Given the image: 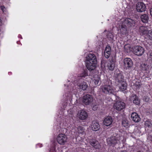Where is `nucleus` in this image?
Returning <instances> with one entry per match:
<instances>
[{
	"label": "nucleus",
	"mask_w": 152,
	"mask_h": 152,
	"mask_svg": "<svg viewBox=\"0 0 152 152\" xmlns=\"http://www.w3.org/2000/svg\"><path fill=\"white\" fill-rule=\"evenodd\" d=\"M100 90L102 93L105 94L109 95L113 94L114 95L115 97L116 100L117 99V98L118 99L119 98V96H116V92L112 84L105 85L102 86Z\"/></svg>",
	"instance_id": "1"
},
{
	"label": "nucleus",
	"mask_w": 152,
	"mask_h": 152,
	"mask_svg": "<svg viewBox=\"0 0 152 152\" xmlns=\"http://www.w3.org/2000/svg\"><path fill=\"white\" fill-rule=\"evenodd\" d=\"M120 139L119 135L115 134L110 138H109L107 139V141L108 144L110 145L116 144L118 141H119Z\"/></svg>",
	"instance_id": "2"
},
{
	"label": "nucleus",
	"mask_w": 152,
	"mask_h": 152,
	"mask_svg": "<svg viewBox=\"0 0 152 152\" xmlns=\"http://www.w3.org/2000/svg\"><path fill=\"white\" fill-rule=\"evenodd\" d=\"M86 63L97 64V60L95 55L91 53L88 54L86 56Z\"/></svg>",
	"instance_id": "3"
},
{
	"label": "nucleus",
	"mask_w": 152,
	"mask_h": 152,
	"mask_svg": "<svg viewBox=\"0 0 152 152\" xmlns=\"http://www.w3.org/2000/svg\"><path fill=\"white\" fill-rule=\"evenodd\" d=\"M56 139L59 144L64 145L67 141V137L64 134L61 133L58 134L57 137Z\"/></svg>",
	"instance_id": "4"
},
{
	"label": "nucleus",
	"mask_w": 152,
	"mask_h": 152,
	"mask_svg": "<svg viewBox=\"0 0 152 152\" xmlns=\"http://www.w3.org/2000/svg\"><path fill=\"white\" fill-rule=\"evenodd\" d=\"M124 66L126 69H131L133 66V62L132 59L129 58H126L124 61Z\"/></svg>",
	"instance_id": "5"
},
{
	"label": "nucleus",
	"mask_w": 152,
	"mask_h": 152,
	"mask_svg": "<svg viewBox=\"0 0 152 152\" xmlns=\"http://www.w3.org/2000/svg\"><path fill=\"white\" fill-rule=\"evenodd\" d=\"M87 142L89 143L94 148L96 149H98L99 148L100 145L98 141L93 138V137H89L88 138Z\"/></svg>",
	"instance_id": "6"
},
{
	"label": "nucleus",
	"mask_w": 152,
	"mask_h": 152,
	"mask_svg": "<svg viewBox=\"0 0 152 152\" xmlns=\"http://www.w3.org/2000/svg\"><path fill=\"white\" fill-rule=\"evenodd\" d=\"M125 104L123 102L117 101L114 104V107L115 109L118 111H120L125 107Z\"/></svg>",
	"instance_id": "7"
},
{
	"label": "nucleus",
	"mask_w": 152,
	"mask_h": 152,
	"mask_svg": "<svg viewBox=\"0 0 152 152\" xmlns=\"http://www.w3.org/2000/svg\"><path fill=\"white\" fill-rule=\"evenodd\" d=\"M115 83L118 84L125 81L124 76L120 72L116 73L115 75Z\"/></svg>",
	"instance_id": "8"
},
{
	"label": "nucleus",
	"mask_w": 152,
	"mask_h": 152,
	"mask_svg": "<svg viewBox=\"0 0 152 152\" xmlns=\"http://www.w3.org/2000/svg\"><path fill=\"white\" fill-rule=\"evenodd\" d=\"M130 101L133 104L138 105L140 104V100L138 96L135 94H133L130 96L129 98Z\"/></svg>",
	"instance_id": "9"
},
{
	"label": "nucleus",
	"mask_w": 152,
	"mask_h": 152,
	"mask_svg": "<svg viewBox=\"0 0 152 152\" xmlns=\"http://www.w3.org/2000/svg\"><path fill=\"white\" fill-rule=\"evenodd\" d=\"M145 5L142 2H138L136 4V8L137 12H142L145 10Z\"/></svg>",
	"instance_id": "10"
},
{
	"label": "nucleus",
	"mask_w": 152,
	"mask_h": 152,
	"mask_svg": "<svg viewBox=\"0 0 152 152\" xmlns=\"http://www.w3.org/2000/svg\"><path fill=\"white\" fill-rule=\"evenodd\" d=\"M122 23L124 25H126V26H127L129 27H130L134 25L135 22L132 20L128 18L125 19Z\"/></svg>",
	"instance_id": "11"
},
{
	"label": "nucleus",
	"mask_w": 152,
	"mask_h": 152,
	"mask_svg": "<svg viewBox=\"0 0 152 152\" xmlns=\"http://www.w3.org/2000/svg\"><path fill=\"white\" fill-rule=\"evenodd\" d=\"M131 119L136 123L139 122L141 120L138 115L135 112H133L131 114Z\"/></svg>",
	"instance_id": "12"
},
{
	"label": "nucleus",
	"mask_w": 152,
	"mask_h": 152,
	"mask_svg": "<svg viewBox=\"0 0 152 152\" xmlns=\"http://www.w3.org/2000/svg\"><path fill=\"white\" fill-rule=\"evenodd\" d=\"M90 127L93 130L97 131L100 129V126L98 122L95 121H93Z\"/></svg>",
	"instance_id": "13"
},
{
	"label": "nucleus",
	"mask_w": 152,
	"mask_h": 152,
	"mask_svg": "<svg viewBox=\"0 0 152 152\" xmlns=\"http://www.w3.org/2000/svg\"><path fill=\"white\" fill-rule=\"evenodd\" d=\"M113 122L112 118L110 116H107L105 118L103 121V124L106 126H110Z\"/></svg>",
	"instance_id": "14"
},
{
	"label": "nucleus",
	"mask_w": 152,
	"mask_h": 152,
	"mask_svg": "<svg viewBox=\"0 0 152 152\" xmlns=\"http://www.w3.org/2000/svg\"><path fill=\"white\" fill-rule=\"evenodd\" d=\"M133 50L134 53L138 56H141L144 52L143 48H133Z\"/></svg>",
	"instance_id": "15"
},
{
	"label": "nucleus",
	"mask_w": 152,
	"mask_h": 152,
	"mask_svg": "<svg viewBox=\"0 0 152 152\" xmlns=\"http://www.w3.org/2000/svg\"><path fill=\"white\" fill-rule=\"evenodd\" d=\"M115 60L112 58L108 62L107 66L109 69L111 71L113 70L115 68Z\"/></svg>",
	"instance_id": "16"
},
{
	"label": "nucleus",
	"mask_w": 152,
	"mask_h": 152,
	"mask_svg": "<svg viewBox=\"0 0 152 152\" xmlns=\"http://www.w3.org/2000/svg\"><path fill=\"white\" fill-rule=\"evenodd\" d=\"M120 30V33L121 35H126L128 33L126 25L124 24L123 23L121 25Z\"/></svg>",
	"instance_id": "17"
},
{
	"label": "nucleus",
	"mask_w": 152,
	"mask_h": 152,
	"mask_svg": "<svg viewBox=\"0 0 152 152\" xmlns=\"http://www.w3.org/2000/svg\"><path fill=\"white\" fill-rule=\"evenodd\" d=\"M122 124L126 128H128L130 126V122L125 117H123L122 120Z\"/></svg>",
	"instance_id": "18"
},
{
	"label": "nucleus",
	"mask_w": 152,
	"mask_h": 152,
	"mask_svg": "<svg viewBox=\"0 0 152 152\" xmlns=\"http://www.w3.org/2000/svg\"><path fill=\"white\" fill-rule=\"evenodd\" d=\"M93 101L92 96L89 94H86V105L92 104Z\"/></svg>",
	"instance_id": "19"
},
{
	"label": "nucleus",
	"mask_w": 152,
	"mask_h": 152,
	"mask_svg": "<svg viewBox=\"0 0 152 152\" xmlns=\"http://www.w3.org/2000/svg\"><path fill=\"white\" fill-rule=\"evenodd\" d=\"M149 28L148 27H146L144 26H140V28L139 31L140 32L142 33L143 35L147 34L148 30Z\"/></svg>",
	"instance_id": "20"
},
{
	"label": "nucleus",
	"mask_w": 152,
	"mask_h": 152,
	"mask_svg": "<svg viewBox=\"0 0 152 152\" xmlns=\"http://www.w3.org/2000/svg\"><path fill=\"white\" fill-rule=\"evenodd\" d=\"M96 64L94 63H86V67L88 70L92 71L96 68Z\"/></svg>",
	"instance_id": "21"
},
{
	"label": "nucleus",
	"mask_w": 152,
	"mask_h": 152,
	"mask_svg": "<svg viewBox=\"0 0 152 152\" xmlns=\"http://www.w3.org/2000/svg\"><path fill=\"white\" fill-rule=\"evenodd\" d=\"M78 117L81 120L86 119V111L83 110H81L79 112Z\"/></svg>",
	"instance_id": "22"
},
{
	"label": "nucleus",
	"mask_w": 152,
	"mask_h": 152,
	"mask_svg": "<svg viewBox=\"0 0 152 152\" xmlns=\"http://www.w3.org/2000/svg\"><path fill=\"white\" fill-rule=\"evenodd\" d=\"M119 84H121V86L119 87V89L121 91H124L127 89V83L125 81Z\"/></svg>",
	"instance_id": "23"
},
{
	"label": "nucleus",
	"mask_w": 152,
	"mask_h": 152,
	"mask_svg": "<svg viewBox=\"0 0 152 152\" xmlns=\"http://www.w3.org/2000/svg\"><path fill=\"white\" fill-rule=\"evenodd\" d=\"M141 21L144 23L148 22L149 19L148 16L146 14L142 15L140 17Z\"/></svg>",
	"instance_id": "24"
},
{
	"label": "nucleus",
	"mask_w": 152,
	"mask_h": 152,
	"mask_svg": "<svg viewBox=\"0 0 152 152\" xmlns=\"http://www.w3.org/2000/svg\"><path fill=\"white\" fill-rule=\"evenodd\" d=\"M111 48H105L104 51V56L106 58H108L110 54Z\"/></svg>",
	"instance_id": "25"
},
{
	"label": "nucleus",
	"mask_w": 152,
	"mask_h": 152,
	"mask_svg": "<svg viewBox=\"0 0 152 152\" xmlns=\"http://www.w3.org/2000/svg\"><path fill=\"white\" fill-rule=\"evenodd\" d=\"M146 35L150 40H152V28H149Z\"/></svg>",
	"instance_id": "26"
},
{
	"label": "nucleus",
	"mask_w": 152,
	"mask_h": 152,
	"mask_svg": "<svg viewBox=\"0 0 152 152\" xmlns=\"http://www.w3.org/2000/svg\"><path fill=\"white\" fill-rule=\"evenodd\" d=\"M141 69L143 71H147L148 69V66L145 63H142L141 65Z\"/></svg>",
	"instance_id": "27"
},
{
	"label": "nucleus",
	"mask_w": 152,
	"mask_h": 152,
	"mask_svg": "<svg viewBox=\"0 0 152 152\" xmlns=\"http://www.w3.org/2000/svg\"><path fill=\"white\" fill-rule=\"evenodd\" d=\"M145 126L146 127H148L149 128H151L152 126V124L151 121H147L145 122Z\"/></svg>",
	"instance_id": "28"
},
{
	"label": "nucleus",
	"mask_w": 152,
	"mask_h": 152,
	"mask_svg": "<svg viewBox=\"0 0 152 152\" xmlns=\"http://www.w3.org/2000/svg\"><path fill=\"white\" fill-rule=\"evenodd\" d=\"M93 110L95 111L99 107V104L97 103H95L94 104H92L91 105Z\"/></svg>",
	"instance_id": "29"
},
{
	"label": "nucleus",
	"mask_w": 152,
	"mask_h": 152,
	"mask_svg": "<svg viewBox=\"0 0 152 152\" xmlns=\"http://www.w3.org/2000/svg\"><path fill=\"white\" fill-rule=\"evenodd\" d=\"M113 38V35L112 33L109 32L107 35V38L109 40H111Z\"/></svg>",
	"instance_id": "30"
},
{
	"label": "nucleus",
	"mask_w": 152,
	"mask_h": 152,
	"mask_svg": "<svg viewBox=\"0 0 152 152\" xmlns=\"http://www.w3.org/2000/svg\"><path fill=\"white\" fill-rule=\"evenodd\" d=\"M79 88L82 90H86V83H84L80 84L79 85Z\"/></svg>",
	"instance_id": "31"
},
{
	"label": "nucleus",
	"mask_w": 152,
	"mask_h": 152,
	"mask_svg": "<svg viewBox=\"0 0 152 152\" xmlns=\"http://www.w3.org/2000/svg\"><path fill=\"white\" fill-rule=\"evenodd\" d=\"M93 79L96 80L98 79L99 80V76L97 75L96 74L94 75L93 77Z\"/></svg>",
	"instance_id": "32"
},
{
	"label": "nucleus",
	"mask_w": 152,
	"mask_h": 152,
	"mask_svg": "<svg viewBox=\"0 0 152 152\" xmlns=\"http://www.w3.org/2000/svg\"><path fill=\"white\" fill-rule=\"evenodd\" d=\"M0 8L4 13L6 12V8H5L4 6H1Z\"/></svg>",
	"instance_id": "33"
},
{
	"label": "nucleus",
	"mask_w": 152,
	"mask_h": 152,
	"mask_svg": "<svg viewBox=\"0 0 152 152\" xmlns=\"http://www.w3.org/2000/svg\"><path fill=\"white\" fill-rule=\"evenodd\" d=\"M86 121H88L87 122V124H88L89 122L92 121V119L88 117V115L86 113Z\"/></svg>",
	"instance_id": "34"
},
{
	"label": "nucleus",
	"mask_w": 152,
	"mask_h": 152,
	"mask_svg": "<svg viewBox=\"0 0 152 152\" xmlns=\"http://www.w3.org/2000/svg\"><path fill=\"white\" fill-rule=\"evenodd\" d=\"M99 80L98 79H96V80H94L93 79V81L94 83H95V85H98L99 83Z\"/></svg>",
	"instance_id": "35"
},
{
	"label": "nucleus",
	"mask_w": 152,
	"mask_h": 152,
	"mask_svg": "<svg viewBox=\"0 0 152 152\" xmlns=\"http://www.w3.org/2000/svg\"><path fill=\"white\" fill-rule=\"evenodd\" d=\"M83 102L84 104H86V97L84 96L83 98Z\"/></svg>",
	"instance_id": "36"
},
{
	"label": "nucleus",
	"mask_w": 152,
	"mask_h": 152,
	"mask_svg": "<svg viewBox=\"0 0 152 152\" xmlns=\"http://www.w3.org/2000/svg\"><path fill=\"white\" fill-rule=\"evenodd\" d=\"M80 76L84 77L86 76V71L85 70H84L83 73L82 74V75H80Z\"/></svg>",
	"instance_id": "37"
},
{
	"label": "nucleus",
	"mask_w": 152,
	"mask_h": 152,
	"mask_svg": "<svg viewBox=\"0 0 152 152\" xmlns=\"http://www.w3.org/2000/svg\"><path fill=\"white\" fill-rule=\"evenodd\" d=\"M50 152H55V148L53 147L50 150Z\"/></svg>",
	"instance_id": "38"
},
{
	"label": "nucleus",
	"mask_w": 152,
	"mask_h": 152,
	"mask_svg": "<svg viewBox=\"0 0 152 152\" xmlns=\"http://www.w3.org/2000/svg\"><path fill=\"white\" fill-rule=\"evenodd\" d=\"M124 48H125V47H126V48H131V46H130V45H129V44L126 45H125L124 46Z\"/></svg>",
	"instance_id": "39"
},
{
	"label": "nucleus",
	"mask_w": 152,
	"mask_h": 152,
	"mask_svg": "<svg viewBox=\"0 0 152 152\" xmlns=\"http://www.w3.org/2000/svg\"><path fill=\"white\" fill-rule=\"evenodd\" d=\"M149 57L151 61L152 62V53H150L149 56Z\"/></svg>",
	"instance_id": "40"
},
{
	"label": "nucleus",
	"mask_w": 152,
	"mask_h": 152,
	"mask_svg": "<svg viewBox=\"0 0 152 152\" xmlns=\"http://www.w3.org/2000/svg\"><path fill=\"white\" fill-rule=\"evenodd\" d=\"M150 14L152 16V8H151L150 10Z\"/></svg>",
	"instance_id": "41"
},
{
	"label": "nucleus",
	"mask_w": 152,
	"mask_h": 152,
	"mask_svg": "<svg viewBox=\"0 0 152 152\" xmlns=\"http://www.w3.org/2000/svg\"><path fill=\"white\" fill-rule=\"evenodd\" d=\"M137 85L139 86L141 85V84H140V83L138 82V84H137Z\"/></svg>",
	"instance_id": "42"
},
{
	"label": "nucleus",
	"mask_w": 152,
	"mask_h": 152,
	"mask_svg": "<svg viewBox=\"0 0 152 152\" xmlns=\"http://www.w3.org/2000/svg\"><path fill=\"white\" fill-rule=\"evenodd\" d=\"M1 18H0V25H1Z\"/></svg>",
	"instance_id": "43"
},
{
	"label": "nucleus",
	"mask_w": 152,
	"mask_h": 152,
	"mask_svg": "<svg viewBox=\"0 0 152 152\" xmlns=\"http://www.w3.org/2000/svg\"><path fill=\"white\" fill-rule=\"evenodd\" d=\"M146 152H151V151H149V150H147V151H146Z\"/></svg>",
	"instance_id": "44"
},
{
	"label": "nucleus",
	"mask_w": 152,
	"mask_h": 152,
	"mask_svg": "<svg viewBox=\"0 0 152 152\" xmlns=\"http://www.w3.org/2000/svg\"><path fill=\"white\" fill-rule=\"evenodd\" d=\"M21 35H18V37H21Z\"/></svg>",
	"instance_id": "45"
},
{
	"label": "nucleus",
	"mask_w": 152,
	"mask_h": 152,
	"mask_svg": "<svg viewBox=\"0 0 152 152\" xmlns=\"http://www.w3.org/2000/svg\"><path fill=\"white\" fill-rule=\"evenodd\" d=\"M138 48H142V47H141L140 46H138Z\"/></svg>",
	"instance_id": "46"
},
{
	"label": "nucleus",
	"mask_w": 152,
	"mask_h": 152,
	"mask_svg": "<svg viewBox=\"0 0 152 152\" xmlns=\"http://www.w3.org/2000/svg\"><path fill=\"white\" fill-rule=\"evenodd\" d=\"M87 86H88V85H86V88L87 87Z\"/></svg>",
	"instance_id": "47"
},
{
	"label": "nucleus",
	"mask_w": 152,
	"mask_h": 152,
	"mask_svg": "<svg viewBox=\"0 0 152 152\" xmlns=\"http://www.w3.org/2000/svg\"><path fill=\"white\" fill-rule=\"evenodd\" d=\"M106 31V30H105L104 31V32H105Z\"/></svg>",
	"instance_id": "48"
}]
</instances>
